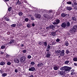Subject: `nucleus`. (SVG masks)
I'll list each match as a JSON object with an SVG mask.
<instances>
[{
    "mask_svg": "<svg viewBox=\"0 0 77 77\" xmlns=\"http://www.w3.org/2000/svg\"><path fill=\"white\" fill-rule=\"evenodd\" d=\"M49 29H52L53 30H54V29H55L54 26L52 25H50L49 26Z\"/></svg>",
    "mask_w": 77,
    "mask_h": 77,
    "instance_id": "nucleus-9",
    "label": "nucleus"
},
{
    "mask_svg": "<svg viewBox=\"0 0 77 77\" xmlns=\"http://www.w3.org/2000/svg\"><path fill=\"white\" fill-rule=\"evenodd\" d=\"M59 68V66H55L54 67V69L55 70H57Z\"/></svg>",
    "mask_w": 77,
    "mask_h": 77,
    "instance_id": "nucleus-16",
    "label": "nucleus"
},
{
    "mask_svg": "<svg viewBox=\"0 0 77 77\" xmlns=\"http://www.w3.org/2000/svg\"><path fill=\"white\" fill-rule=\"evenodd\" d=\"M58 74L60 75H65V72L63 71H59L58 72Z\"/></svg>",
    "mask_w": 77,
    "mask_h": 77,
    "instance_id": "nucleus-13",
    "label": "nucleus"
},
{
    "mask_svg": "<svg viewBox=\"0 0 77 77\" xmlns=\"http://www.w3.org/2000/svg\"><path fill=\"white\" fill-rule=\"evenodd\" d=\"M1 49H4V48H5V46L4 45H2L1 47Z\"/></svg>",
    "mask_w": 77,
    "mask_h": 77,
    "instance_id": "nucleus-39",
    "label": "nucleus"
},
{
    "mask_svg": "<svg viewBox=\"0 0 77 77\" xmlns=\"http://www.w3.org/2000/svg\"><path fill=\"white\" fill-rule=\"evenodd\" d=\"M73 60L74 61H75V62H77V57H75L74 58H73Z\"/></svg>",
    "mask_w": 77,
    "mask_h": 77,
    "instance_id": "nucleus-26",
    "label": "nucleus"
},
{
    "mask_svg": "<svg viewBox=\"0 0 77 77\" xmlns=\"http://www.w3.org/2000/svg\"><path fill=\"white\" fill-rule=\"evenodd\" d=\"M16 25L17 24H12V25H11V26L12 27H16Z\"/></svg>",
    "mask_w": 77,
    "mask_h": 77,
    "instance_id": "nucleus-23",
    "label": "nucleus"
},
{
    "mask_svg": "<svg viewBox=\"0 0 77 77\" xmlns=\"http://www.w3.org/2000/svg\"><path fill=\"white\" fill-rule=\"evenodd\" d=\"M28 77H34V76L33 75H32L30 76H29Z\"/></svg>",
    "mask_w": 77,
    "mask_h": 77,
    "instance_id": "nucleus-55",
    "label": "nucleus"
},
{
    "mask_svg": "<svg viewBox=\"0 0 77 77\" xmlns=\"http://www.w3.org/2000/svg\"><path fill=\"white\" fill-rule=\"evenodd\" d=\"M72 6H73V7H74V8L75 6V5H74V4H72Z\"/></svg>",
    "mask_w": 77,
    "mask_h": 77,
    "instance_id": "nucleus-53",
    "label": "nucleus"
},
{
    "mask_svg": "<svg viewBox=\"0 0 77 77\" xmlns=\"http://www.w3.org/2000/svg\"><path fill=\"white\" fill-rule=\"evenodd\" d=\"M73 4H74L75 6H76V5H77V3L76 2H73Z\"/></svg>",
    "mask_w": 77,
    "mask_h": 77,
    "instance_id": "nucleus-43",
    "label": "nucleus"
},
{
    "mask_svg": "<svg viewBox=\"0 0 77 77\" xmlns=\"http://www.w3.org/2000/svg\"><path fill=\"white\" fill-rule=\"evenodd\" d=\"M0 52H1V53H0L1 54H4V52H3L2 51H1Z\"/></svg>",
    "mask_w": 77,
    "mask_h": 77,
    "instance_id": "nucleus-49",
    "label": "nucleus"
},
{
    "mask_svg": "<svg viewBox=\"0 0 77 77\" xmlns=\"http://www.w3.org/2000/svg\"><path fill=\"white\" fill-rule=\"evenodd\" d=\"M7 56H9V55H8V54H7L6 55Z\"/></svg>",
    "mask_w": 77,
    "mask_h": 77,
    "instance_id": "nucleus-64",
    "label": "nucleus"
},
{
    "mask_svg": "<svg viewBox=\"0 0 77 77\" xmlns=\"http://www.w3.org/2000/svg\"><path fill=\"white\" fill-rule=\"evenodd\" d=\"M35 17L36 18H38V19H39V18H41V15L39 14H35Z\"/></svg>",
    "mask_w": 77,
    "mask_h": 77,
    "instance_id": "nucleus-7",
    "label": "nucleus"
},
{
    "mask_svg": "<svg viewBox=\"0 0 77 77\" xmlns=\"http://www.w3.org/2000/svg\"><path fill=\"white\" fill-rule=\"evenodd\" d=\"M74 65L75 66H77V64L76 63H74Z\"/></svg>",
    "mask_w": 77,
    "mask_h": 77,
    "instance_id": "nucleus-56",
    "label": "nucleus"
},
{
    "mask_svg": "<svg viewBox=\"0 0 77 77\" xmlns=\"http://www.w3.org/2000/svg\"><path fill=\"white\" fill-rule=\"evenodd\" d=\"M61 26L63 28H65L66 26V24L65 23H63L61 24Z\"/></svg>",
    "mask_w": 77,
    "mask_h": 77,
    "instance_id": "nucleus-11",
    "label": "nucleus"
},
{
    "mask_svg": "<svg viewBox=\"0 0 77 77\" xmlns=\"http://www.w3.org/2000/svg\"><path fill=\"white\" fill-rule=\"evenodd\" d=\"M31 20H34L35 19H34V17H31Z\"/></svg>",
    "mask_w": 77,
    "mask_h": 77,
    "instance_id": "nucleus-48",
    "label": "nucleus"
},
{
    "mask_svg": "<svg viewBox=\"0 0 77 77\" xmlns=\"http://www.w3.org/2000/svg\"><path fill=\"white\" fill-rule=\"evenodd\" d=\"M50 49H50V48H47L46 51H49V50H50Z\"/></svg>",
    "mask_w": 77,
    "mask_h": 77,
    "instance_id": "nucleus-46",
    "label": "nucleus"
},
{
    "mask_svg": "<svg viewBox=\"0 0 77 77\" xmlns=\"http://www.w3.org/2000/svg\"><path fill=\"white\" fill-rule=\"evenodd\" d=\"M74 69H72L71 71V72H74Z\"/></svg>",
    "mask_w": 77,
    "mask_h": 77,
    "instance_id": "nucleus-60",
    "label": "nucleus"
},
{
    "mask_svg": "<svg viewBox=\"0 0 77 77\" xmlns=\"http://www.w3.org/2000/svg\"><path fill=\"white\" fill-rule=\"evenodd\" d=\"M71 68L68 67V66H64L62 67H61L60 68V70L61 71H65V72H69V71H70V70L71 69Z\"/></svg>",
    "mask_w": 77,
    "mask_h": 77,
    "instance_id": "nucleus-1",
    "label": "nucleus"
},
{
    "mask_svg": "<svg viewBox=\"0 0 77 77\" xmlns=\"http://www.w3.org/2000/svg\"><path fill=\"white\" fill-rule=\"evenodd\" d=\"M14 60L15 63H18L20 62V60L18 59H15Z\"/></svg>",
    "mask_w": 77,
    "mask_h": 77,
    "instance_id": "nucleus-18",
    "label": "nucleus"
},
{
    "mask_svg": "<svg viewBox=\"0 0 77 77\" xmlns=\"http://www.w3.org/2000/svg\"><path fill=\"white\" fill-rule=\"evenodd\" d=\"M69 63V61L68 60L64 62V63H65V64H68Z\"/></svg>",
    "mask_w": 77,
    "mask_h": 77,
    "instance_id": "nucleus-33",
    "label": "nucleus"
},
{
    "mask_svg": "<svg viewBox=\"0 0 77 77\" xmlns=\"http://www.w3.org/2000/svg\"><path fill=\"white\" fill-rule=\"evenodd\" d=\"M72 3V2H70V1L67 2V4H68V5H71Z\"/></svg>",
    "mask_w": 77,
    "mask_h": 77,
    "instance_id": "nucleus-34",
    "label": "nucleus"
},
{
    "mask_svg": "<svg viewBox=\"0 0 77 77\" xmlns=\"http://www.w3.org/2000/svg\"><path fill=\"white\" fill-rule=\"evenodd\" d=\"M5 19L6 21H9V19H8L7 17L5 18Z\"/></svg>",
    "mask_w": 77,
    "mask_h": 77,
    "instance_id": "nucleus-45",
    "label": "nucleus"
},
{
    "mask_svg": "<svg viewBox=\"0 0 77 77\" xmlns=\"http://www.w3.org/2000/svg\"><path fill=\"white\" fill-rule=\"evenodd\" d=\"M65 45L66 46H68V45H69V43H68V42H66Z\"/></svg>",
    "mask_w": 77,
    "mask_h": 77,
    "instance_id": "nucleus-29",
    "label": "nucleus"
},
{
    "mask_svg": "<svg viewBox=\"0 0 77 77\" xmlns=\"http://www.w3.org/2000/svg\"><path fill=\"white\" fill-rule=\"evenodd\" d=\"M35 69L34 67L32 66L29 69V70L30 71H35Z\"/></svg>",
    "mask_w": 77,
    "mask_h": 77,
    "instance_id": "nucleus-8",
    "label": "nucleus"
},
{
    "mask_svg": "<svg viewBox=\"0 0 77 77\" xmlns=\"http://www.w3.org/2000/svg\"><path fill=\"white\" fill-rule=\"evenodd\" d=\"M25 21H26V22H28L29 21V19L27 18H26L25 19Z\"/></svg>",
    "mask_w": 77,
    "mask_h": 77,
    "instance_id": "nucleus-42",
    "label": "nucleus"
},
{
    "mask_svg": "<svg viewBox=\"0 0 77 77\" xmlns=\"http://www.w3.org/2000/svg\"><path fill=\"white\" fill-rule=\"evenodd\" d=\"M15 42V40H11L9 42V44H13L14 42Z\"/></svg>",
    "mask_w": 77,
    "mask_h": 77,
    "instance_id": "nucleus-17",
    "label": "nucleus"
},
{
    "mask_svg": "<svg viewBox=\"0 0 77 77\" xmlns=\"http://www.w3.org/2000/svg\"><path fill=\"white\" fill-rule=\"evenodd\" d=\"M16 4L17 5H18V4L19 5H21V2H20V1H19V0H17V2Z\"/></svg>",
    "mask_w": 77,
    "mask_h": 77,
    "instance_id": "nucleus-24",
    "label": "nucleus"
},
{
    "mask_svg": "<svg viewBox=\"0 0 77 77\" xmlns=\"http://www.w3.org/2000/svg\"><path fill=\"white\" fill-rule=\"evenodd\" d=\"M72 19L73 21H76L77 20L76 19V18H75V17H72Z\"/></svg>",
    "mask_w": 77,
    "mask_h": 77,
    "instance_id": "nucleus-22",
    "label": "nucleus"
},
{
    "mask_svg": "<svg viewBox=\"0 0 77 77\" xmlns=\"http://www.w3.org/2000/svg\"><path fill=\"white\" fill-rule=\"evenodd\" d=\"M49 12H52V10H50L49 11Z\"/></svg>",
    "mask_w": 77,
    "mask_h": 77,
    "instance_id": "nucleus-58",
    "label": "nucleus"
},
{
    "mask_svg": "<svg viewBox=\"0 0 77 77\" xmlns=\"http://www.w3.org/2000/svg\"><path fill=\"white\" fill-rule=\"evenodd\" d=\"M60 55L62 57L64 56V55H65V50H62L61 51V53L60 54Z\"/></svg>",
    "mask_w": 77,
    "mask_h": 77,
    "instance_id": "nucleus-5",
    "label": "nucleus"
},
{
    "mask_svg": "<svg viewBox=\"0 0 77 77\" xmlns=\"http://www.w3.org/2000/svg\"><path fill=\"white\" fill-rule=\"evenodd\" d=\"M26 52H27V51L26 50H24L22 51V52L23 53H26Z\"/></svg>",
    "mask_w": 77,
    "mask_h": 77,
    "instance_id": "nucleus-38",
    "label": "nucleus"
},
{
    "mask_svg": "<svg viewBox=\"0 0 77 77\" xmlns=\"http://www.w3.org/2000/svg\"><path fill=\"white\" fill-rule=\"evenodd\" d=\"M5 0V2H9V0Z\"/></svg>",
    "mask_w": 77,
    "mask_h": 77,
    "instance_id": "nucleus-61",
    "label": "nucleus"
},
{
    "mask_svg": "<svg viewBox=\"0 0 77 77\" xmlns=\"http://www.w3.org/2000/svg\"><path fill=\"white\" fill-rule=\"evenodd\" d=\"M44 64L42 63H39V64H38L37 65V66L38 67H41V66H43Z\"/></svg>",
    "mask_w": 77,
    "mask_h": 77,
    "instance_id": "nucleus-15",
    "label": "nucleus"
},
{
    "mask_svg": "<svg viewBox=\"0 0 77 77\" xmlns=\"http://www.w3.org/2000/svg\"><path fill=\"white\" fill-rule=\"evenodd\" d=\"M46 14H44V17H45V18H47V17L46 16Z\"/></svg>",
    "mask_w": 77,
    "mask_h": 77,
    "instance_id": "nucleus-52",
    "label": "nucleus"
},
{
    "mask_svg": "<svg viewBox=\"0 0 77 77\" xmlns=\"http://www.w3.org/2000/svg\"><path fill=\"white\" fill-rule=\"evenodd\" d=\"M47 47V48H49V49H51L50 48H51V46H50V45H48Z\"/></svg>",
    "mask_w": 77,
    "mask_h": 77,
    "instance_id": "nucleus-47",
    "label": "nucleus"
},
{
    "mask_svg": "<svg viewBox=\"0 0 77 77\" xmlns=\"http://www.w3.org/2000/svg\"><path fill=\"white\" fill-rule=\"evenodd\" d=\"M60 23V20L59 19H56L54 21V22L53 23V24L54 25L58 24Z\"/></svg>",
    "mask_w": 77,
    "mask_h": 77,
    "instance_id": "nucleus-4",
    "label": "nucleus"
},
{
    "mask_svg": "<svg viewBox=\"0 0 77 77\" xmlns=\"http://www.w3.org/2000/svg\"><path fill=\"white\" fill-rule=\"evenodd\" d=\"M26 59V57L25 56H23L21 57V58H20V61L22 62V63H23V62H25Z\"/></svg>",
    "mask_w": 77,
    "mask_h": 77,
    "instance_id": "nucleus-3",
    "label": "nucleus"
},
{
    "mask_svg": "<svg viewBox=\"0 0 77 77\" xmlns=\"http://www.w3.org/2000/svg\"><path fill=\"white\" fill-rule=\"evenodd\" d=\"M26 26L28 28H30V24H27Z\"/></svg>",
    "mask_w": 77,
    "mask_h": 77,
    "instance_id": "nucleus-41",
    "label": "nucleus"
},
{
    "mask_svg": "<svg viewBox=\"0 0 77 77\" xmlns=\"http://www.w3.org/2000/svg\"><path fill=\"white\" fill-rule=\"evenodd\" d=\"M71 75H74V72H72L71 73Z\"/></svg>",
    "mask_w": 77,
    "mask_h": 77,
    "instance_id": "nucleus-54",
    "label": "nucleus"
},
{
    "mask_svg": "<svg viewBox=\"0 0 77 77\" xmlns=\"http://www.w3.org/2000/svg\"><path fill=\"white\" fill-rule=\"evenodd\" d=\"M43 44L45 47L47 46V43L46 42H44Z\"/></svg>",
    "mask_w": 77,
    "mask_h": 77,
    "instance_id": "nucleus-31",
    "label": "nucleus"
},
{
    "mask_svg": "<svg viewBox=\"0 0 77 77\" xmlns=\"http://www.w3.org/2000/svg\"><path fill=\"white\" fill-rule=\"evenodd\" d=\"M56 32H57V31H55V32H51V35L53 36H54L56 35Z\"/></svg>",
    "mask_w": 77,
    "mask_h": 77,
    "instance_id": "nucleus-14",
    "label": "nucleus"
},
{
    "mask_svg": "<svg viewBox=\"0 0 77 77\" xmlns=\"http://www.w3.org/2000/svg\"><path fill=\"white\" fill-rule=\"evenodd\" d=\"M6 75H7V73H4L2 74V77H5L6 76Z\"/></svg>",
    "mask_w": 77,
    "mask_h": 77,
    "instance_id": "nucleus-30",
    "label": "nucleus"
},
{
    "mask_svg": "<svg viewBox=\"0 0 77 77\" xmlns=\"http://www.w3.org/2000/svg\"><path fill=\"white\" fill-rule=\"evenodd\" d=\"M11 9H12V7H9V8L8 9V10L9 12H10V11H11Z\"/></svg>",
    "mask_w": 77,
    "mask_h": 77,
    "instance_id": "nucleus-35",
    "label": "nucleus"
},
{
    "mask_svg": "<svg viewBox=\"0 0 77 77\" xmlns=\"http://www.w3.org/2000/svg\"><path fill=\"white\" fill-rule=\"evenodd\" d=\"M24 45L23 44H22L21 45V47H23Z\"/></svg>",
    "mask_w": 77,
    "mask_h": 77,
    "instance_id": "nucleus-62",
    "label": "nucleus"
},
{
    "mask_svg": "<svg viewBox=\"0 0 77 77\" xmlns=\"http://www.w3.org/2000/svg\"><path fill=\"white\" fill-rule=\"evenodd\" d=\"M15 72H18V70L17 69H15L14 71Z\"/></svg>",
    "mask_w": 77,
    "mask_h": 77,
    "instance_id": "nucleus-51",
    "label": "nucleus"
},
{
    "mask_svg": "<svg viewBox=\"0 0 77 77\" xmlns=\"http://www.w3.org/2000/svg\"><path fill=\"white\" fill-rule=\"evenodd\" d=\"M46 29H49V27H47L46 28Z\"/></svg>",
    "mask_w": 77,
    "mask_h": 77,
    "instance_id": "nucleus-63",
    "label": "nucleus"
},
{
    "mask_svg": "<svg viewBox=\"0 0 77 77\" xmlns=\"http://www.w3.org/2000/svg\"><path fill=\"white\" fill-rule=\"evenodd\" d=\"M55 54H57V56H59V55H60V53H61V50H58L56 51L55 52Z\"/></svg>",
    "mask_w": 77,
    "mask_h": 77,
    "instance_id": "nucleus-6",
    "label": "nucleus"
},
{
    "mask_svg": "<svg viewBox=\"0 0 77 77\" xmlns=\"http://www.w3.org/2000/svg\"><path fill=\"white\" fill-rule=\"evenodd\" d=\"M64 75H65L64 76L65 77H69V74H65Z\"/></svg>",
    "mask_w": 77,
    "mask_h": 77,
    "instance_id": "nucleus-36",
    "label": "nucleus"
},
{
    "mask_svg": "<svg viewBox=\"0 0 77 77\" xmlns=\"http://www.w3.org/2000/svg\"><path fill=\"white\" fill-rule=\"evenodd\" d=\"M70 53V51H69L68 49H67L66 50V54H69V53Z\"/></svg>",
    "mask_w": 77,
    "mask_h": 77,
    "instance_id": "nucleus-25",
    "label": "nucleus"
},
{
    "mask_svg": "<svg viewBox=\"0 0 77 77\" xmlns=\"http://www.w3.org/2000/svg\"><path fill=\"white\" fill-rule=\"evenodd\" d=\"M66 10L67 11H71L72 9V8L71 7H66Z\"/></svg>",
    "mask_w": 77,
    "mask_h": 77,
    "instance_id": "nucleus-10",
    "label": "nucleus"
},
{
    "mask_svg": "<svg viewBox=\"0 0 77 77\" xmlns=\"http://www.w3.org/2000/svg\"><path fill=\"white\" fill-rule=\"evenodd\" d=\"M48 12V11H47L46 10H43L42 12L43 14H47Z\"/></svg>",
    "mask_w": 77,
    "mask_h": 77,
    "instance_id": "nucleus-20",
    "label": "nucleus"
},
{
    "mask_svg": "<svg viewBox=\"0 0 77 77\" xmlns=\"http://www.w3.org/2000/svg\"><path fill=\"white\" fill-rule=\"evenodd\" d=\"M76 29H77V26L75 25L70 30L69 32L71 33H73L72 32H76Z\"/></svg>",
    "mask_w": 77,
    "mask_h": 77,
    "instance_id": "nucleus-2",
    "label": "nucleus"
},
{
    "mask_svg": "<svg viewBox=\"0 0 77 77\" xmlns=\"http://www.w3.org/2000/svg\"><path fill=\"white\" fill-rule=\"evenodd\" d=\"M31 64L32 65H35V63L33 61H32L31 62Z\"/></svg>",
    "mask_w": 77,
    "mask_h": 77,
    "instance_id": "nucleus-40",
    "label": "nucleus"
},
{
    "mask_svg": "<svg viewBox=\"0 0 77 77\" xmlns=\"http://www.w3.org/2000/svg\"><path fill=\"white\" fill-rule=\"evenodd\" d=\"M56 42H59L60 41V39L59 38H57L56 40Z\"/></svg>",
    "mask_w": 77,
    "mask_h": 77,
    "instance_id": "nucleus-44",
    "label": "nucleus"
},
{
    "mask_svg": "<svg viewBox=\"0 0 77 77\" xmlns=\"http://www.w3.org/2000/svg\"><path fill=\"white\" fill-rule=\"evenodd\" d=\"M67 27H69L70 26V23L69 22H67L66 24V26Z\"/></svg>",
    "mask_w": 77,
    "mask_h": 77,
    "instance_id": "nucleus-21",
    "label": "nucleus"
},
{
    "mask_svg": "<svg viewBox=\"0 0 77 77\" xmlns=\"http://www.w3.org/2000/svg\"><path fill=\"white\" fill-rule=\"evenodd\" d=\"M32 26L33 27H34V26H35V24L34 23H32Z\"/></svg>",
    "mask_w": 77,
    "mask_h": 77,
    "instance_id": "nucleus-57",
    "label": "nucleus"
},
{
    "mask_svg": "<svg viewBox=\"0 0 77 77\" xmlns=\"http://www.w3.org/2000/svg\"><path fill=\"white\" fill-rule=\"evenodd\" d=\"M7 65H8L10 66V65H11V62L9 61L7 63Z\"/></svg>",
    "mask_w": 77,
    "mask_h": 77,
    "instance_id": "nucleus-32",
    "label": "nucleus"
},
{
    "mask_svg": "<svg viewBox=\"0 0 77 77\" xmlns=\"http://www.w3.org/2000/svg\"><path fill=\"white\" fill-rule=\"evenodd\" d=\"M22 15H23V13L22 12L19 13V16H22Z\"/></svg>",
    "mask_w": 77,
    "mask_h": 77,
    "instance_id": "nucleus-28",
    "label": "nucleus"
},
{
    "mask_svg": "<svg viewBox=\"0 0 77 77\" xmlns=\"http://www.w3.org/2000/svg\"><path fill=\"white\" fill-rule=\"evenodd\" d=\"M66 15H67L64 13H62L61 14V16L62 17H65Z\"/></svg>",
    "mask_w": 77,
    "mask_h": 77,
    "instance_id": "nucleus-19",
    "label": "nucleus"
},
{
    "mask_svg": "<svg viewBox=\"0 0 77 77\" xmlns=\"http://www.w3.org/2000/svg\"><path fill=\"white\" fill-rule=\"evenodd\" d=\"M74 8L76 10H77V6H75Z\"/></svg>",
    "mask_w": 77,
    "mask_h": 77,
    "instance_id": "nucleus-50",
    "label": "nucleus"
},
{
    "mask_svg": "<svg viewBox=\"0 0 77 77\" xmlns=\"http://www.w3.org/2000/svg\"><path fill=\"white\" fill-rule=\"evenodd\" d=\"M27 58L28 59H31V58H32V56L30 55H29L27 56Z\"/></svg>",
    "mask_w": 77,
    "mask_h": 77,
    "instance_id": "nucleus-37",
    "label": "nucleus"
},
{
    "mask_svg": "<svg viewBox=\"0 0 77 77\" xmlns=\"http://www.w3.org/2000/svg\"><path fill=\"white\" fill-rule=\"evenodd\" d=\"M51 56L50 52H47V54L46 55V57L48 58L50 57Z\"/></svg>",
    "mask_w": 77,
    "mask_h": 77,
    "instance_id": "nucleus-12",
    "label": "nucleus"
},
{
    "mask_svg": "<svg viewBox=\"0 0 77 77\" xmlns=\"http://www.w3.org/2000/svg\"><path fill=\"white\" fill-rule=\"evenodd\" d=\"M0 65H5V63L3 62H1L0 63Z\"/></svg>",
    "mask_w": 77,
    "mask_h": 77,
    "instance_id": "nucleus-27",
    "label": "nucleus"
},
{
    "mask_svg": "<svg viewBox=\"0 0 77 77\" xmlns=\"http://www.w3.org/2000/svg\"><path fill=\"white\" fill-rule=\"evenodd\" d=\"M39 45H41L42 44H41V42H39Z\"/></svg>",
    "mask_w": 77,
    "mask_h": 77,
    "instance_id": "nucleus-59",
    "label": "nucleus"
}]
</instances>
